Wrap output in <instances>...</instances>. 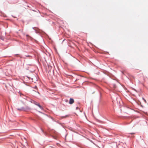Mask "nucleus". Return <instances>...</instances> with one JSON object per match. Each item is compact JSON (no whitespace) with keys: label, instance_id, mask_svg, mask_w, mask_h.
<instances>
[{"label":"nucleus","instance_id":"423d86ee","mask_svg":"<svg viewBox=\"0 0 148 148\" xmlns=\"http://www.w3.org/2000/svg\"><path fill=\"white\" fill-rule=\"evenodd\" d=\"M0 38H1V36H0Z\"/></svg>","mask_w":148,"mask_h":148},{"label":"nucleus","instance_id":"39448f33","mask_svg":"<svg viewBox=\"0 0 148 148\" xmlns=\"http://www.w3.org/2000/svg\"><path fill=\"white\" fill-rule=\"evenodd\" d=\"M67 116H64L63 117L64 118H66V117H67Z\"/></svg>","mask_w":148,"mask_h":148},{"label":"nucleus","instance_id":"f03ea898","mask_svg":"<svg viewBox=\"0 0 148 148\" xmlns=\"http://www.w3.org/2000/svg\"><path fill=\"white\" fill-rule=\"evenodd\" d=\"M37 106H38L41 109H43V108L42 106H41L40 105V104H39V103L38 104V105H37Z\"/></svg>","mask_w":148,"mask_h":148},{"label":"nucleus","instance_id":"7ed1b4c3","mask_svg":"<svg viewBox=\"0 0 148 148\" xmlns=\"http://www.w3.org/2000/svg\"><path fill=\"white\" fill-rule=\"evenodd\" d=\"M34 103L36 105V106H37V105H38V104L39 103H38L37 102H36V101H34Z\"/></svg>","mask_w":148,"mask_h":148},{"label":"nucleus","instance_id":"20e7f679","mask_svg":"<svg viewBox=\"0 0 148 148\" xmlns=\"http://www.w3.org/2000/svg\"><path fill=\"white\" fill-rule=\"evenodd\" d=\"M143 100L144 101H145V103H146L147 102L146 100L143 98Z\"/></svg>","mask_w":148,"mask_h":148},{"label":"nucleus","instance_id":"f257e3e1","mask_svg":"<svg viewBox=\"0 0 148 148\" xmlns=\"http://www.w3.org/2000/svg\"><path fill=\"white\" fill-rule=\"evenodd\" d=\"M74 102V100L72 98H70L69 101V103L70 104H72Z\"/></svg>","mask_w":148,"mask_h":148}]
</instances>
